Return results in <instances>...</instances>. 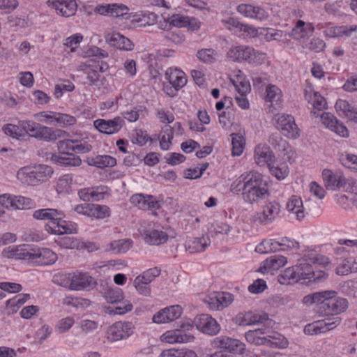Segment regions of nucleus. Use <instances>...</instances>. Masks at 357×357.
I'll return each instance as SVG.
<instances>
[{"instance_id": "obj_1", "label": "nucleus", "mask_w": 357, "mask_h": 357, "mask_svg": "<svg viewBox=\"0 0 357 357\" xmlns=\"http://www.w3.org/2000/svg\"><path fill=\"white\" fill-rule=\"evenodd\" d=\"M230 190L236 195L241 192L244 202L250 204H258L269 193L262 174L253 171L241 174L231 183Z\"/></svg>"}, {"instance_id": "obj_2", "label": "nucleus", "mask_w": 357, "mask_h": 357, "mask_svg": "<svg viewBox=\"0 0 357 357\" xmlns=\"http://www.w3.org/2000/svg\"><path fill=\"white\" fill-rule=\"evenodd\" d=\"M53 172V169L45 165L26 166L17 171V178L23 183L36 185L48 181Z\"/></svg>"}, {"instance_id": "obj_3", "label": "nucleus", "mask_w": 357, "mask_h": 357, "mask_svg": "<svg viewBox=\"0 0 357 357\" xmlns=\"http://www.w3.org/2000/svg\"><path fill=\"white\" fill-rule=\"evenodd\" d=\"M330 291L333 294L327 295L321 303L320 314L326 316L340 314L347 309L348 301L346 298L336 296L335 291Z\"/></svg>"}, {"instance_id": "obj_4", "label": "nucleus", "mask_w": 357, "mask_h": 357, "mask_svg": "<svg viewBox=\"0 0 357 357\" xmlns=\"http://www.w3.org/2000/svg\"><path fill=\"white\" fill-rule=\"evenodd\" d=\"M275 126L282 134L291 139L299 137V129L295 123L294 117L286 114H278L274 116Z\"/></svg>"}, {"instance_id": "obj_5", "label": "nucleus", "mask_w": 357, "mask_h": 357, "mask_svg": "<svg viewBox=\"0 0 357 357\" xmlns=\"http://www.w3.org/2000/svg\"><path fill=\"white\" fill-rule=\"evenodd\" d=\"M134 325L129 321H116L107 330V338L110 342H116L128 338L134 331Z\"/></svg>"}, {"instance_id": "obj_6", "label": "nucleus", "mask_w": 357, "mask_h": 357, "mask_svg": "<svg viewBox=\"0 0 357 357\" xmlns=\"http://www.w3.org/2000/svg\"><path fill=\"white\" fill-rule=\"evenodd\" d=\"M266 330L264 328H258L255 330L249 331L245 334L246 340L252 344L255 345H264L266 344H275L278 348H286L288 346V341L282 337L278 342H273L265 336Z\"/></svg>"}, {"instance_id": "obj_7", "label": "nucleus", "mask_w": 357, "mask_h": 357, "mask_svg": "<svg viewBox=\"0 0 357 357\" xmlns=\"http://www.w3.org/2000/svg\"><path fill=\"white\" fill-rule=\"evenodd\" d=\"M181 330H175L167 331L161 336L162 341L173 343H187L194 340L195 337L192 335L185 333L184 331H189L192 328L191 323H185L181 325Z\"/></svg>"}, {"instance_id": "obj_8", "label": "nucleus", "mask_w": 357, "mask_h": 357, "mask_svg": "<svg viewBox=\"0 0 357 357\" xmlns=\"http://www.w3.org/2000/svg\"><path fill=\"white\" fill-rule=\"evenodd\" d=\"M280 205L278 202H270L266 204L261 212L256 213L252 221L256 224L267 225L272 222L279 215Z\"/></svg>"}, {"instance_id": "obj_9", "label": "nucleus", "mask_w": 357, "mask_h": 357, "mask_svg": "<svg viewBox=\"0 0 357 357\" xmlns=\"http://www.w3.org/2000/svg\"><path fill=\"white\" fill-rule=\"evenodd\" d=\"M191 324L192 326L195 325L197 330L210 335L217 334L220 329V325L216 320L211 316L206 314L195 317L193 323Z\"/></svg>"}, {"instance_id": "obj_10", "label": "nucleus", "mask_w": 357, "mask_h": 357, "mask_svg": "<svg viewBox=\"0 0 357 357\" xmlns=\"http://www.w3.org/2000/svg\"><path fill=\"white\" fill-rule=\"evenodd\" d=\"M307 262L300 263L298 267V273L301 283L308 284L326 278L327 275L321 271H314L309 260Z\"/></svg>"}, {"instance_id": "obj_11", "label": "nucleus", "mask_w": 357, "mask_h": 357, "mask_svg": "<svg viewBox=\"0 0 357 357\" xmlns=\"http://www.w3.org/2000/svg\"><path fill=\"white\" fill-rule=\"evenodd\" d=\"M213 348L224 349L229 352L242 354L245 350V345L236 339H232L227 336L215 337L212 342Z\"/></svg>"}, {"instance_id": "obj_12", "label": "nucleus", "mask_w": 357, "mask_h": 357, "mask_svg": "<svg viewBox=\"0 0 357 357\" xmlns=\"http://www.w3.org/2000/svg\"><path fill=\"white\" fill-rule=\"evenodd\" d=\"M63 214L60 211V215L56 217V220L52 222V225L46 224L45 229L50 234L62 235L64 234H74L77 229L74 224L68 222L63 219Z\"/></svg>"}, {"instance_id": "obj_13", "label": "nucleus", "mask_w": 357, "mask_h": 357, "mask_svg": "<svg viewBox=\"0 0 357 357\" xmlns=\"http://www.w3.org/2000/svg\"><path fill=\"white\" fill-rule=\"evenodd\" d=\"M324 187L328 190H339L346 185V178L341 172L325 169L322 172Z\"/></svg>"}, {"instance_id": "obj_14", "label": "nucleus", "mask_w": 357, "mask_h": 357, "mask_svg": "<svg viewBox=\"0 0 357 357\" xmlns=\"http://www.w3.org/2000/svg\"><path fill=\"white\" fill-rule=\"evenodd\" d=\"M29 261L39 266L53 264L57 259L56 255L47 248L36 249L31 248Z\"/></svg>"}, {"instance_id": "obj_15", "label": "nucleus", "mask_w": 357, "mask_h": 357, "mask_svg": "<svg viewBox=\"0 0 357 357\" xmlns=\"http://www.w3.org/2000/svg\"><path fill=\"white\" fill-rule=\"evenodd\" d=\"M124 124V120L120 116L113 119H97L93 121L94 127L100 132L107 135H112L118 132Z\"/></svg>"}, {"instance_id": "obj_16", "label": "nucleus", "mask_w": 357, "mask_h": 357, "mask_svg": "<svg viewBox=\"0 0 357 357\" xmlns=\"http://www.w3.org/2000/svg\"><path fill=\"white\" fill-rule=\"evenodd\" d=\"M181 313L182 310L179 305H172L158 311L153 315L152 320L156 324H165L178 319Z\"/></svg>"}, {"instance_id": "obj_17", "label": "nucleus", "mask_w": 357, "mask_h": 357, "mask_svg": "<svg viewBox=\"0 0 357 357\" xmlns=\"http://www.w3.org/2000/svg\"><path fill=\"white\" fill-rule=\"evenodd\" d=\"M129 8L122 3L98 5L94 8L96 13L113 17H123L128 14Z\"/></svg>"}, {"instance_id": "obj_18", "label": "nucleus", "mask_w": 357, "mask_h": 357, "mask_svg": "<svg viewBox=\"0 0 357 357\" xmlns=\"http://www.w3.org/2000/svg\"><path fill=\"white\" fill-rule=\"evenodd\" d=\"M47 3L65 17L74 15L77 10V3L74 0H48Z\"/></svg>"}, {"instance_id": "obj_19", "label": "nucleus", "mask_w": 357, "mask_h": 357, "mask_svg": "<svg viewBox=\"0 0 357 357\" xmlns=\"http://www.w3.org/2000/svg\"><path fill=\"white\" fill-rule=\"evenodd\" d=\"M255 162L261 167H269L275 161V155L266 144H258L255 149Z\"/></svg>"}, {"instance_id": "obj_20", "label": "nucleus", "mask_w": 357, "mask_h": 357, "mask_svg": "<svg viewBox=\"0 0 357 357\" xmlns=\"http://www.w3.org/2000/svg\"><path fill=\"white\" fill-rule=\"evenodd\" d=\"M31 248L26 245H13L4 248L2 256L7 259H24L29 261Z\"/></svg>"}, {"instance_id": "obj_21", "label": "nucleus", "mask_w": 357, "mask_h": 357, "mask_svg": "<svg viewBox=\"0 0 357 357\" xmlns=\"http://www.w3.org/2000/svg\"><path fill=\"white\" fill-rule=\"evenodd\" d=\"M130 202L142 210L155 211L160 207V203L153 196L143 194L132 195Z\"/></svg>"}, {"instance_id": "obj_22", "label": "nucleus", "mask_w": 357, "mask_h": 357, "mask_svg": "<svg viewBox=\"0 0 357 357\" xmlns=\"http://www.w3.org/2000/svg\"><path fill=\"white\" fill-rule=\"evenodd\" d=\"M322 123L328 128L338 134L342 137L348 136V130L347 128L339 123L337 119L329 112H324L321 115Z\"/></svg>"}, {"instance_id": "obj_23", "label": "nucleus", "mask_w": 357, "mask_h": 357, "mask_svg": "<svg viewBox=\"0 0 357 357\" xmlns=\"http://www.w3.org/2000/svg\"><path fill=\"white\" fill-rule=\"evenodd\" d=\"M252 52V47L248 45H237L231 47L227 52V56L230 60L235 62L247 61Z\"/></svg>"}, {"instance_id": "obj_24", "label": "nucleus", "mask_w": 357, "mask_h": 357, "mask_svg": "<svg viewBox=\"0 0 357 357\" xmlns=\"http://www.w3.org/2000/svg\"><path fill=\"white\" fill-rule=\"evenodd\" d=\"M68 133L60 129H53L40 124L38 139L54 142L57 139L65 138Z\"/></svg>"}, {"instance_id": "obj_25", "label": "nucleus", "mask_w": 357, "mask_h": 357, "mask_svg": "<svg viewBox=\"0 0 357 357\" xmlns=\"http://www.w3.org/2000/svg\"><path fill=\"white\" fill-rule=\"evenodd\" d=\"M51 159L54 163L65 167H78L82 163V160L78 156L68 153L52 155Z\"/></svg>"}, {"instance_id": "obj_26", "label": "nucleus", "mask_w": 357, "mask_h": 357, "mask_svg": "<svg viewBox=\"0 0 357 357\" xmlns=\"http://www.w3.org/2000/svg\"><path fill=\"white\" fill-rule=\"evenodd\" d=\"M96 284L94 279L86 273L74 275L71 278V289L82 290Z\"/></svg>"}, {"instance_id": "obj_27", "label": "nucleus", "mask_w": 357, "mask_h": 357, "mask_svg": "<svg viewBox=\"0 0 357 357\" xmlns=\"http://www.w3.org/2000/svg\"><path fill=\"white\" fill-rule=\"evenodd\" d=\"M239 13L250 18L262 20L267 17L266 12L259 6L250 4H241L237 7Z\"/></svg>"}, {"instance_id": "obj_28", "label": "nucleus", "mask_w": 357, "mask_h": 357, "mask_svg": "<svg viewBox=\"0 0 357 357\" xmlns=\"http://www.w3.org/2000/svg\"><path fill=\"white\" fill-rule=\"evenodd\" d=\"M314 30V28L311 23L298 20L292 29L291 35L296 39L309 38L312 36Z\"/></svg>"}, {"instance_id": "obj_29", "label": "nucleus", "mask_w": 357, "mask_h": 357, "mask_svg": "<svg viewBox=\"0 0 357 357\" xmlns=\"http://www.w3.org/2000/svg\"><path fill=\"white\" fill-rule=\"evenodd\" d=\"M165 78L176 91L185 86L187 82L183 73L176 69H168L165 73Z\"/></svg>"}, {"instance_id": "obj_30", "label": "nucleus", "mask_w": 357, "mask_h": 357, "mask_svg": "<svg viewBox=\"0 0 357 357\" xmlns=\"http://www.w3.org/2000/svg\"><path fill=\"white\" fill-rule=\"evenodd\" d=\"M287 262L286 257L282 255H273L266 259L264 261L263 266H261L259 271L264 273L270 270H278L284 266Z\"/></svg>"}, {"instance_id": "obj_31", "label": "nucleus", "mask_w": 357, "mask_h": 357, "mask_svg": "<svg viewBox=\"0 0 357 357\" xmlns=\"http://www.w3.org/2000/svg\"><path fill=\"white\" fill-rule=\"evenodd\" d=\"M87 162L89 165L103 169L105 167H114L116 164V160L110 155H104L88 158Z\"/></svg>"}, {"instance_id": "obj_32", "label": "nucleus", "mask_w": 357, "mask_h": 357, "mask_svg": "<svg viewBox=\"0 0 357 357\" xmlns=\"http://www.w3.org/2000/svg\"><path fill=\"white\" fill-rule=\"evenodd\" d=\"M144 239L149 244L159 245L167 241L168 235L163 231L153 229L146 231Z\"/></svg>"}, {"instance_id": "obj_33", "label": "nucleus", "mask_w": 357, "mask_h": 357, "mask_svg": "<svg viewBox=\"0 0 357 357\" xmlns=\"http://www.w3.org/2000/svg\"><path fill=\"white\" fill-rule=\"evenodd\" d=\"M60 215V211L54 208L38 209L33 212V217L36 220H49L51 225L52 222L56 220V217Z\"/></svg>"}, {"instance_id": "obj_34", "label": "nucleus", "mask_w": 357, "mask_h": 357, "mask_svg": "<svg viewBox=\"0 0 357 357\" xmlns=\"http://www.w3.org/2000/svg\"><path fill=\"white\" fill-rule=\"evenodd\" d=\"M209 244V239L203 236L190 239L186 246L190 253H195L204 251Z\"/></svg>"}, {"instance_id": "obj_35", "label": "nucleus", "mask_w": 357, "mask_h": 357, "mask_svg": "<svg viewBox=\"0 0 357 357\" xmlns=\"http://www.w3.org/2000/svg\"><path fill=\"white\" fill-rule=\"evenodd\" d=\"M110 215V208L105 205L91 204L89 217L95 219H104Z\"/></svg>"}, {"instance_id": "obj_36", "label": "nucleus", "mask_w": 357, "mask_h": 357, "mask_svg": "<svg viewBox=\"0 0 357 357\" xmlns=\"http://www.w3.org/2000/svg\"><path fill=\"white\" fill-rule=\"evenodd\" d=\"M287 208L289 211L296 215L298 220H301L304 218L303 202L300 197L292 196L287 204Z\"/></svg>"}, {"instance_id": "obj_37", "label": "nucleus", "mask_w": 357, "mask_h": 357, "mask_svg": "<svg viewBox=\"0 0 357 357\" xmlns=\"http://www.w3.org/2000/svg\"><path fill=\"white\" fill-rule=\"evenodd\" d=\"M266 101L272 102L275 107H280L282 101L281 90L274 85H269L266 88Z\"/></svg>"}, {"instance_id": "obj_38", "label": "nucleus", "mask_w": 357, "mask_h": 357, "mask_svg": "<svg viewBox=\"0 0 357 357\" xmlns=\"http://www.w3.org/2000/svg\"><path fill=\"white\" fill-rule=\"evenodd\" d=\"M298 273V267H289L285 269L284 273L279 276V282L282 284L287 282H300L299 275Z\"/></svg>"}, {"instance_id": "obj_39", "label": "nucleus", "mask_w": 357, "mask_h": 357, "mask_svg": "<svg viewBox=\"0 0 357 357\" xmlns=\"http://www.w3.org/2000/svg\"><path fill=\"white\" fill-rule=\"evenodd\" d=\"M132 243V241L129 239L114 241L109 244V250L116 254L125 253L130 248Z\"/></svg>"}, {"instance_id": "obj_40", "label": "nucleus", "mask_w": 357, "mask_h": 357, "mask_svg": "<svg viewBox=\"0 0 357 357\" xmlns=\"http://www.w3.org/2000/svg\"><path fill=\"white\" fill-rule=\"evenodd\" d=\"M218 53L213 49H202L197 52V59L202 62L211 63L217 60Z\"/></svg>"}, {"instance_id": "obj_41", "label": "nucleus", "mask_w": 357, "mask_h": 357, "mask_svg": "<svg viewBox=\"0 0 357 357\" xmlns=\"http://www.w3.org/2000/svg\"><path fill=\"white\" fill-rule=\"evenodd\" d=\"M305 98L308 100L314 109H317L318 111H321L326 108L327 102L325 98L321 96L319 93L314 92L312 95L308 96L307 93H305Z\"/></svg>"}, {"instance_id": "obj_42", "label": "nucleus", "mask_w": 357, "mask_h": 357, "mask_svg": "<svg viewBox=\"0 0 357 357\" xmlns=\"http://www.w3.org/2000/svg\"><path fill=\"white\" fill-rule=\"evenodd\" d=\"M173 139V131L172 127L165 126L162 129V135L160 138V146L163 150H168Z\"/></svg>"}, {"instance_id": "obj_43", "label": "nucleus", "mask_w": 357, "mask_h": 357, "mask_svg": "<svg viewBox=\"0 0 357 357\" xmlns=\"http://www.w3.org/2000/svg\"><path fill=\"white\" fill-rule=\"evenodd\" d=\"M34 206L35 203L31 199L22 196H15L14 209L26 210L33 208Z\"/></svg>"}, {"instance_id": "obj_44", "label": "nucleus", "mask_w": 357, "mask_h": 357, "mask_svg": "<svg viewBox=\"0 0 357 357\" xmlns=\"http://www.w3.org/2000/svg\"><path fill=\"white\" fill-rule=\"evenodd\" d=\"M190 24V20L188 17L180 15L173 16L172 18L167 21V31H170L173 26L175 27H184Z\"/></svg>"}, {"instance_id": "obj_45", "label": "nucleus", "mask_w": 357, "mask_h": 357, "mask_svg": "<svg viewBox=\"0 0 357 357\" xmlns=\"http://www.w3.org/2000/svg\"><path fill=\"white\" fill-rule=\"evenodd\" d=\"M105 298L107 303H117L123 299V295L121 289L119 288H109L105 293Z\"/></svg>"}, {"instance_id": "obj_46", "label": "nucleus", "mask_w": 357, "mask_h": 357, "mask_svg": "<svg viewBox=\"0 0 357 357\" xmlns=\"http://www.w3.org/2000/svg\"><path fill=\"white\" fill-rule=\"evenodd\" d=\"M232 155H240L244 149V139L242 136L233 133L231 135Z\"/></svg>"}, {"instance_id": "obj_47", "label": "nucleus", "mask_w": 357, "mask_h": 357, "mask_svg": "<svg viewBox=\"0 0 357 357\" xmlns=\"http://www.w3.org/2000/svg\"><path fill=\"white\" fill-rule=\"evenodd\" d=\"M268 167L271 174L275 176L278 179H284L289 174L288 167L284 163L278 166H274L272 163Z\"/></svg>"}, {"instance_id": "obj_48", "label": "nucleus", "mask_w": 357, "mask_h": 357, "mask_svg": "<svg viewBox=\"0 0 357 357\" xmlns=\"http://www.w3.org/2000/svg\"><path fill=\"white\" fill-rule=\"evenodd\" d=\"M2 129L6 135L13 138L19 139L24 136V133L22 132V129L20 128V126L8 123L3 126Z\"/></svg>"}, {"instance_id": "obj_49", "label": "nucleus", "mask_w": 357, "mask_h": 357, "mask_svg": "<svg viewBox=\"0 0 357 357\" xmlns=\"http://www.w3.org/2000/svg\"><path fill=\"white\" fill-rule=\"evenodd\" d=\"M56 243L62 248L75 249L78 248L79 243L77 240L70 236H63L56 241Z\"/></svg>"}, {"instance_id": "obj_50", "label": "nucleus", "mask_w": 357, "mask_h": 357, "mask_svg": "<svg viewBox=\"0 0 357 357\" xmlns=\"http://www.w3.org/2000/svg\"><path fill=\"white\" fill-rule=\"evenodd\" d=\"M268 142L279 151H285L287 142L278 134H272L268 139Z\"/></svg>"}, {"instance_id": "obj_51", "label": "nucleus", "mask_w": 357, "mask_h": 357, "mask_svg": "<svg viewBox=\"0 0 357 357\" xmlns=\"http://www.w3.org/2000/svg\"><path fill=\"white\" fill-rule=\"evenodd\" d=\"M149 282L144 280L138 276L134 280V286L137 291L142 295L149 296L151 292L150 287L149 286Z\"/></svg>"}, {"instance_id": "obj_52", "label": "nucleus", "mask_w": 357, "mask_h": 357, "mask_svg": "<svg viewBox=\"0 0 357 357\" xmlns=\"http://www.w3.org/2000/svg\"><path fill=\"white\" fill-rule=\"evenodd\" d=\"M250 58L247 60V62L252 65L258 66L264 63L266 59V54L264 52L256 51L252 47V52L249 56Z\"/></svg>"}, {"instance_id": "obj_53", "label": "nucleus", "mask_w": 357, "mask_h": 357, "mask_svg": "<svg viewBox=\"0 0 357 357\" xmlns=\"http://www.w3.org/2000/svg\"><path fill=\"white\" fill-rule=\"evenodd\" d=\"M278 242L270 243L268 241H264L256 247V252L259 253H268L271 252H275L278 250V246H280Z\"/></svg>"}, {"instance_id": "obj_54", "label": "nucleus", "mask_w": 357, "mask_h": 357, "mask_svg": "<svg viewBox=\"0 0 357 357\" xmlns=\"http://www.w3.org/2000/svg\"><path fill=\"white\" fill-rule=\"evenodd\" d=\"M72 183V177L69 174H65L60 177L57 181L56 190L60 192H68Z\"/></svg>"}, {"instance_id": "obj_55", "label": "nucleus", "mask_w": 357, "mask_h": 357, "mask_svg": "<svg viewBox=\"0 0 357 357\" xmlns=\"http://www.w3.org/2000/svg\"><path fill=\"white\" fill-rule=\"evenodd\" d=\"M340 161L345 167L357 172V155L347 154L341 157Z\"/></svg>"}, {"instance_id": "obj_56", "label": "nucleus", "mask_w": 357, "mask_h": 357, "mask_svg": "<svg viewBox=\"0 0 357 357\" xmlns=\"http://www.w3.org/2000/svg\"><path fill=\"white\" fill-rule=\"evenodd\" d=\"M324 33L326 36L330 38L346 36V26L328 27L324 31Z\"/></svg>"}, {"instance_id": "obj_57", "label": "nucleus", "mask_w": 357, "mask_h": 357, "mask_svg": "<svg viewBox=\"0 0 357 357\" xmlns=\"http://www.w3.org/2000/svg\"><path fill=\"white\" fill-rule=\"evenodd\" d=\"M83 40V36L80 33H75L66 39L64 45L70 48V52H73L75 51L78 45Z\"/></svg>"}, {"instance_id": "obj_58", "label": "nucleus", "mask_w": 357, "mask_h": 357, "mask_svg": "<svg viewBox=\"0 0 357 357\" xmlns=\"http://www.w3.org/2000/svg\"><path fill=\"white\" fill-rule=\"evenodd\" d=\"M56 122L61 126H70L76 123L77 119L73 116L58 112Z\"/></svg>"}, {"instance_id": "obj_59", "label": "nucleus", "mask_w": 357, "mask_h": 357, "mask_svg": "<svg viewBox=\"0 0 357 357\" xmlns=\"http://www.w3.org/2000/svg\"><path fill=\"white\" fill-rule=\"evenodd\" d=\"M341 322V318L339 317L328 318L324 320H321V326L323 327V333L331 331L338 326Z\"/></svg>"}, {"instance_id": "obj_60", "label": "nucleus", "mask_w": 357, "mask_h": 357, "mask_svg": "<svg viewBox=\"0 0 357 357\" xmlns=\"http://www.w3.org/2000/svg\"><path fill=\"white\" fill-rule=\"evenodd\" d=\"M231 24L234 26L235 27L239 29L241 31H243L244 33H248V35L251 36H255L257 34V29L248 24H243L240 23L239 22H237L234 20V19L230 20Z\"/></svg>"}, {"instance_id": "obj_61", "label": "nucleus", "mask_w": 357, "mask_h": 357, "mask_svg": "<svg viewBox=\"0 0 357 357\" xmlns=\"http://www.w3.org/2000/svg\"><path fill=\"white\" fill-rule=\"evenodd\" d=\"M267 288L266 282L263 279H257L248 287V290L252 294L262 293Z\"/></svg>"}, {"instance_id": "obj_62", "label": "nucleus", "mask_w": 357, "mask_h": 357, "mask_svg": "<svg viewBox=\"0 0 357 357\" xmlns=\"http://www.w3.org/2000/svg\"><path fill=\"white\" fill-rule=\"evenodd\" d=\"M320 321L306 325L304 328V333L306 335H313L323 333V327Z\"/></svg>"}, {"instance_id": "obj_63", "label": "nucleus", "mask_w": 357, "mask_h": 357, "mask_svg": "<svg viewBox=\"0 0 357 357\" xmlns=\"http://www.w3.org/2000/svg\"><path fill=\"white\" fill-rule=\"evenodd\" d=\"M286 34L281 30H278L275 29L268 28L266 30V33L265 34V38L268 41L271 40H282V38L285 36Z\"/></svg>"}, {"instance_id": "obj_64", "label": "nucleus", "mask_w": 357, "mask_h": 357, "mask_svg": "<svg viewBox=\"0 0 357 357\" xmlns=\"http://www.w3.org/2000/svg\"><path fill=\"white\" fill-rule=\"evenodd\" d=\"M160 273V270L157 267H154L144 271L142 275H138V277L151 283Z\"/></svg>"}]
</instances>
